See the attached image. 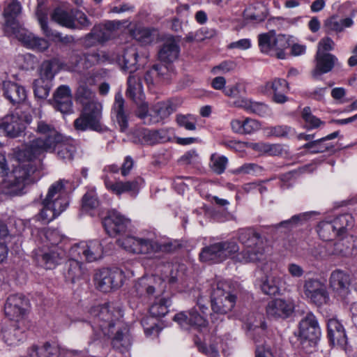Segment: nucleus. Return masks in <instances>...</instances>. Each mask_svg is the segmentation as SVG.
Returning <instances> with one entry per match:
<instances>
[{"label": "nucleus", "instance_id": "1", "mask_svg": "<svg viewBox=\"0 0 357 357\" xmlns=\"http://www.w3.org/2000/svg\"><path fill=\"white\" fill-rule=\"evenodd\" d=\"M238 238L244 246L238 252L239 246L234 240H228L211 244L202 249L199 254L203 261L221 262L228 258H234L241 263L257 262L262 259L264 254L265 240L254 229L243 228L238 232Z\"/></svg>", "mask_w": 357, "mask_h": 357}, {"label": "nucleus", "instance_id": "2", "mask_svg": "<svg viewBox=\"0 0 357 357\" xmlns=\"http://www.w3.org/2000/svg\"><path fill=\"white\" fill-rule=\"evenodd\" d=\"M96 82V75L91 72L82 76L78 82L75 98L82 105L83 111L74 121V126L77 130H106V127L100 123L102 104L98 101L96 93L91 89V86H94Z\"/></svg>", "mask_w": 357, "mask_h": 357}, {"label": "nucleus", "instance_id": "3", "mask_svg": "<svg viewBox=\"0 0 357 357\" xmlns=\"http://www.w3.org/2000/svg\"><path fill=\"white\" fill-rule=\"evenodd\" d=\"M90 314L94 319V324L105 335H114L112 339L114 348L121 350L128 346V329L121 320L123 314L119 306L114 304L98 305L91 308Z\"/></svg>", "mask_w": 357, "mask_h": 357}, {"label": "nucleus", "instance_id": "4", "mask_svg": "<svg viewBox=\"0 0 357 357\" xmlns=\"http://www.w3.org/2000/svg\"><path fill=\"white\" fill-rule=\"evenodd\" d=\"M25 152V149L17 153V163L8 178L2 183L4 193L14 195H20L24 193L26 186L33 183L36 178L33 176L36 167L33 159L37 155H31Z\"/></svg>", "mask_w": 357, "mask_h": 357}, {"label": "nucleus", "instance_id": "5", "mask_svg": "<svg viewBox=\"0 0 357 357\" xmlns=\"http://www.w3.org/2000/svg\"><path fill=\"white\" fill-rule=\"evenodd\" d=\"M64 186L63 181L59 180L49 187L42 202L43 208L38 215L39 220L44 223L53 220L66 209L68 200Z\"/></svg>", "mask_w": 357, "mask_h": 357}, {"label": "nucleus", "instance_id": "6", "mask_svg": "<svg viewBox=\"0 0 357 357\" xmlns=\"http://www.w3.org/2000/svg\"><path fill=\"white\" fill-rule=\"evenodd\" d=\"M36 132L40 137L34 138L25 146V152L31 155H38L44 152H52L56 149V144L62 140L61 135L54 127L43 120L37 121Z\"/></svg>", "mask_w": 357, "mask_h": 357}, {"label": "nucleus", "instance_id": "7", "mask_svg": "<svg viewBox=\"0 0 357 357\" xmlns=\"http://www.w3.org/2000/svg\"><path fill=\"white\" fill-rule=\"evenodd\" d=\"M165 268L169 269L170 273L169 275H164L163 278L155 275H146L139 278L134 286L137 295L147 298L162 296L166 288L165 280H168L169 283H174L181 276L178 265L168 264Z\"/></svg>", "mask_w": 357, "mask_h": 357}, {"label": "nucleus", "instance_id": "8", "mask_svg": "<svg viewBox=\"0 0 357 357\" xmlns=\"http://www.w3.org/2000/svg\"><path fill=\"white\" fill-rule=\"evenodd\" d=\"M30 109H20L5 116L0 120V136L4 135L10 138L20 137L26 129V124L32 121Z\"/></svg>", "mask_w": 357, "mask_h": 357}, {"label": "nucleus", "instance_id": "9", "mask_svg": "<svg viewBox=\"0 0 357 357\" xmlns=\"http://www.w3.org/2000/svg\"><path fill=\"white\" fill-rule=\"evenodd\" d=\"M304 298L310 303L321 307L330 303V295L326 285L317 278H307L303 284Z\"/></svg>", "mask_w": 357, "mask_h": 357}, {"label": "nucleus", "instance_id": "10", "mask_svg": "<svg viewBox=\"0 0 357 357\" xmlns=\"http://www.w3.org/2000/svg\"><path fill=\"white\" fill-rule=\"evenodd\" d=\"M69 253L71 257L93 262L103 257L104 250L100 241L92 240L74 245L70 249Z\"/></svg>", "mask_w": 357, "mask_h": 357}, {"label": "nucleus", "instance_id": "11", "mask_svg": "<svg viewBox=\"0 0 357 357\" xmlns=\"http://www.w3.org/2000/svg\"><path fill=\"white\" fill-rule=\"evenodd\" d=\"M225 284L218 282L211 294V307L214 312L227 314L236 303V296L224 289Z\"/></svg>", "mask_w": 357, "mask_h": 357}, {"label": "nucleus", "instance_id": "12", "mask_svg": "<svg viewBox=\"0 0 357 357\" xmlns=\"http://www.w3.org/2000/svg\"><path fill=\"white\" fill-rule=\"evenodd\" d=\"M350 284V275L347 272L335 269L331 273L329 287L338 299L346 303L349 301L351 294Z\"/></svg>", "mask_w": 357, "mask_h": 357}, {"label": "nucleus", "instance_id": "13", "mask_svg": "<svg viewBox=\"0 0 357 357\" xmlns=\"http://www.w3.org/2000/svg\"><path fill=\"white\" fill-rule=\"evenodd\" d=\"M123 279L124 275L121 270L107 268L97 272L94 278L97 287L104 292L120 287Z\"/></svg>", "mask_w": 357, "mask_h": 357}, {"label": "nucleus", "instance_id": "14", "mask_svg": "<svg viewBox=\"0 0 357 357\" xmlns=\"http://www.w3.org/2000/svg\"><path fill=\"white\" fill-rule=\"evenodd\" d=\"M320 328L316 317L312 313H308L299 323L298 337L301 341L315 342L320 335Z\"/></svg>", "mask_w": 357, "mask_h": 357}, {"label": "nucleus", "instance_id": "15", "mask_svg": "<svg viewBox=\"0 0 357 357\" xmlns=\"http://www.w3.org/2000/svg\"><path fill=\"white\" fill-rule=\"evenodd\" d=\"M328 255L339 257L357 256V237L349 236L343 238L333 245H329L326 249Z\"/></svg>", "mask_w": 357, "mask_h": 357}, {"label": "nucleus", "instance_id": "16", "mask_svg": "<svg viewBox=\"0 0 357 357\" xmlns=\"http://www.w3.org/2000/svg\"><path fill=\"white\" fill-rule=\"evenodd\" d=\"M27 305L28 301L23 295H10L4 305L5 314L10 319L19 321L24 314Z\"/></svg>", "mask_w": 357, "mask_h": 357}, {"label": "nucleus", "instance_id": "17", "mask_svg": "<svg viewBox=\"0 0 357 357\" xmlns=\"http://www.w3.org/2000/svg\"><path fill=\"white\" fill-rule=\"evenodd\" d=\"M6 33L14 34L24 45L31 49L44 51L49 46V43L46 40L35 36V35L22 28L20 24L17 25L16 29H10V31Z\"/></svg>", "mask_w": 357, "mask_h": 357}, {"label": "nucleus", "instance_id": "18", "mask_svg": "<svg viewBox=\"0 0 357 357\" xmlns=\"http://www.w3.org/2000/svg\"><path fill=\"white\" fill-rule=\"evenodd\" d=\"M143 183L144 180L140 177L126 182L121 181L112 182L109 180L105 181L106 188L112 193L119 196L123 193H129L132 197L137 195Z\"/></svg>", "mask_w": 357, "mask_h": 357}, {"label": "nucleus", "instance_id": "19", "mask_svg": "<svg viewBox=\"0 0 357 357\" xmlns=\"http://www.w3.org/2000/svg\"><path fill=\"white\" fill-rule=\"evenodd\" d=\"M130 225L129 219L116 210L109 212L103 220V225L109 236H115L126 231Z\"/></svg>", "mask_w": 357, "mask_h": 357}, {"label": "nucleus", "instance_id": "20", "mask_svg": "<svg viewBox=\"0 0 357 357\" xmlns=\"http://www.w3.org/2000/svg\"><path fill=\"white\" fill-rule=\"evenodd\" d=\"M289 90L288 82L280 78H275L261 86L263 93L273 92V100L278 104H283L288 100L286 94Z\"/></svg>", "mask_w": 357, "mask_h": 357}, {"label": "nucleus", "instance_id": "21", "mask_svg": "<svg viewBox=\"0 0 357 357\" xmlns=\"http://www.w3.org/2000/svg\"><path fill=\"white\" fill-rule=\"evenodd\" d=\"M52 105L63 114L73 112L71 89L68 85H61L56 89L54 93Z\"/></svg>", "mask_w": 357, "mask_h": 357}, {"label": "nucleus", "instance_id": "22", "mask_svg": "<svg viewBox=\"0 0 357 357\" xmlns=\"http://www.w3.org/2000/svg\"><path fill=\"white\" fill-rule=\"evenodd\" d=\"M111 118L121 132L128 127V113L125 108V101L120 93L115 95V99L111 111Z\"/></svg>", "mask_w": 357, "mask_h": 357}, {"label": "nucleus", "instance_id": "23", "mask_svg": "<svg viewBox=\"0 0 357 357\" xmlns=\"http://www.w3.org/2000/svg\"><path fill=\"white\" fill-rule=\"evenodd\" d=\"M294 310V303L291 300L275 299L266 306L267 315L273 318H287Z\"/></svg>", "mask_w": 357, "mask_h": 357}, {"label": "nucleus", "instance_id": "24", "mask_svg": "<svg viewBox=\"0 0 357 357\" xmlns=\"http://www.w3.org/2000/svg\"><path fill=\"white\" fill-rule=\"evenodd\" d=\"M174 320L176 321L182 328H188L192 327H205L206 320L204 315L199 314L197 310L192 309L188 312H180L174 317Z\"/></svg>", "mask_w": 357, "mask_h": 357}, {"label": "nucleus", "instance_id": "25", "mask_svg": "<svg viewBox=\"0 0 357 357\" xmlns=\"http://www.w3.org/2000/svg\"><path fill=\"white\" fill-rule=\"evenodd\" d=\"M3 88L5 97L12 104H21L26 100L27 93L24 86L11 81H5Z\"/></svg>", "mask_w": 357, "mask_h": 357}, {"label": "nucleus", "instance_id": "26", "mask_svg": "<svg viewBox=\"0 0 357 357\" xmlns=\"http://www.w3.org/2000/svg\"><path fill=\"white\" fill-rule=\"evenodd\" d=\"M119 26V22L109 21L104 24L95 26L88 36L94 38L98 42L102 43L112 38L114 33Z\"/></svg>", "mask_w": 357, "mask_h": 357}, {"label": "nucleus", "instance_id": "27", "mask_svg": "<svg viewBox=\"0 0 357 357\" xmlns=\"http://www.w3.org/2000/svg\"><path fill=\"white\" fill-rule=\"evenodd\" d=\"M232 131L240 135H250L261 129V123L256 119L245 118L232 119L230 122Z\"/></svg>", "mask_w": 357, "mask_h": 357}, {"label": "nucleus", "instance_id": "28", "mask_svg": "<svg viewBox=\"0 0 357 357\" xmlns=\"http://www.w3.org/2000/svg\"><path fill=\"white\" fill-rule=\"evenodd\" d=\"M21 11L22 6L17 1L12 0L8 3L3 11L6 32H10V29H16L17 25H19L16 18L21 13Z\"/></svg>", "mask_w": 357, "mask_h": 357}, {"label": "nucleus", "instance_id": "29", "mask_svg": "<svg viewBox=\"0 0 357 357\" xmlns=\"http://www.w3.org/2000/svg\"><path fill=\"white\" fill-rule=\"evenodd\" d=\"M328 336L333 344H345L347 335L342 325L336 319H331L327 323Z\"/></svg>", "mask_w": 357, "mask_h": 357}, {"label": "nucleus", "instance_id": "30", "mask_svg": "<svg viewBox=\"0 0 357 357\" xmlns=\"http://www.w3.org/2000/svg\"><path fill=\"white\" fill-rule=\"evenodd\" d=\"M337 58L328 53H321L317 51V65L315 69L312 71L314 77H317L323 73H328L333 68Z\"/></svg>", "mask_w": 357, "mask_h": 357}, {"label": "nucleus", "instance_id": "31", "mask_svg": "<svg viewBox=\"0 0 357 357\" xmlns=\"http://www.w3.org/2000/svg\"><path fill=\"white\" fill-rule=\"evenodd\" d=\"M126 93L134 102H141L144 98L141 76L138 73H132L129 75Z\"/></svg>", "mask_w": 357, "mask_h": 357}, {"label": "nucleus", "instance_id": "32", "mask_svg": "<svg viewBox=\"0 0 357 357\" xmlns=\"http://www.w3.org/2000/svg\"><path fill=\"white\" fill-rule=\"evenodd\" d=\"M179 47L177 42L173 38H167L158 52L159 59L167 63L176 61L178 56Z\"/></svg>", "mask_w": 357, "mask_h": 357}, {"label": "nucleus", "instance_id": "33", "mask_svg": "<svg viewBox=\"0 0 357 357\" xmlns=\"http://www.w3.org/2000/svg\"><path fill=\"white\" fill-rule=\"evenodd\" d=\"M65 256V251L61 247H52L48 251L41 255V263L47 269L54 268Z\"/></svg>", "mask_w": 357, "mask_h": 357}, {"label": "nucleus", "instance_id": "34", "mask_svg": "<svg viewBox=\"0 0 357 357\" xmlns=\"http://www.w3.org/2000/svg\"><path fill=\"white\" fill-rule=\"evenodd\" d=\"M2 335L5 343L9 346L17 345L25 337L24 331L15 324L3 328Z\"/></svg>", "mask_w": 357, "mask_h": 357}, {"label": "nucleus", "instance_id": "35", "mask_svg": "<svg viewBox=\"0 0 357 357\" xmlns=\"http://www.w3.org/2000/svg\"><path fill=\"white\" fill-rule=\"evenodd\" d=\"M175 110L170 101L160 102L153 106L150 111L151 122L155 123L167 118Z\"/></svg>", "mask_w": 357, "mask_h": 357}, {"label": "nucleus", "instance_id": "36", "mask_svg": "<svg viewBox=\"0 0 357 357\" xmlns=\"http://www.w3.org/2000/svg\"><path fill=\"white\" fill-rule=\"evenodd\" d=\"M59 354V348L56 345L46 342L41 346H32L28 351V357H57Z\"/></svg>", "mask_w": 357, "mask_h": 357}, {"label": "nucleus", "instance_id": "37", "mask_svg": "<svg viewBox=\"0 0 357 357\" xmlns=\"http://www.w3.org/2000/svg\"><path fill=\"white\" fill-rule=\"evenodd\" d=\"M281 278L276 272H272L266 276L261 288L263 292L268 295H276L280 291Z\"/></svg>", "mask_w": 357, "mask_h": 357}, {"label": "nucleus", "instance_id": "38", "mask_svg": "<svg viewBox=\"0 0 357 357\" xmlns=\"http://www.w3.org/2000/svg\"><path fill=\"white\" fill-rule=\"evenodd\" d=\"M354 21L351 17L338 19L336 16H332L325 21L324 26L327 31L342 32L345 28L351 27Z\"/></svg>", "mask_w": 357, "mask_h": 357}, {"label": "nucleus", "instance_id": "39", "mask_svg": "<svg viewBox=\"0 0 357 357\" xmlns=\"http://www.w3.org/2000/svg\"><path fill=\"white\" fill-rule=\"evenodd\" d=\"M56 148L57 149V155L61 159L65 161H70L73 159L76 152L73 141L64 139L62 136V140L56 144Z\"/></svg>", "mask_w": 357, "mask_h": 357}, {"label": "nucleus", "instance_id": "40", "mask_svg": "<svg viewBox=\"0 0 357 357\" xmlns=\"http://www.w3.org/2000/svg\"><path fill=\"white\" fill-rule=\"evenodd\" d=\"M78 259L77 258L71 257L66 264L67 272L66 276L72 282L79 280L84 274V269Z\"/></svg>", "mask_w": 357, "mask_h": 357}, {"label": "nucleus", "instance_id": "41", "mask_svg": "<svg viewBox=\"0 0 357 357\" xmlns=\"http://www.w3.org/2000/svg\"><path fill=\"white\" fill-rule=\"evenodd\" d=\"M155 301L149 308L150 314L154 317H164L169 311L170 301L162 296H154Z\"/></svg>", "mask_w": 357, "mask_h": 357}, {"label": "nucleus", "instance_id": "42", "mask_svg": "<svg viewBox=\"0 0 357 357\" xmlns=\"http://www.w3.org/2000/svg\"><path fill=\"white\" fill-rule=\"evenodd\" d=\"M138 54L134 47H128L123 54L122 60V68L124 70H128L130 74L136 70Z\"/></svg>", "mask_w": 357, "mask_h": 357}, {"label": "nucleus", "instance_id": "43", "mask_svg": "<svg viewBox=\"0 0 357 357\" xmlns=\"http://www.w3.org/2000/svg\"><path fill=\"white\" fill-rule=\"evenodd\" d=\"M274 41L273 52L275 53L278 58L284 59L285 54L284 51L291 45L290 37L284 34L276 35L274 31Z\"/></svg>", "mask_w": 357, "mask_h": 357}, {"label": "nucleus", "instance_id": "44", "mask_svg": "<svg viewBox=\"0 0 357 357\" xmlns=\"http://www.w3.org/2000/svg\"><path fill=\"white\" fill-rule=\"evenodd\" d=\"M138 254L153 257L159 253V241L154 238H141Z\"/></svg>", "mask_w": 357, "mask_h": 357}, {"label": "nucleus", "instance_id": "45", "mask_svg": "<svg viewBox=\"0 0 357 357\" xmlns=\"http://www.w3.org/2000/svg\"><path fill=\"white\" fill-rule=\"evenodd\" d=\"M331 222L339 236L344 234L349 228L354 225V218L351 215L348 213L340 215Z\"/></svg>", "mask_w": 357, "mask_h": 357}, {"label": "nucleus", "instance_id": "46", "mask_svg": "<svg viewBox=\"0 0 357 357\" xmlns=\"http://www.w3.org/2000/svg\"><path fill=\"white\" fill-rule=\"evenodd\" d=\"M52 20L58 24L68 27L75 28L73 16L62 8H56L52 14Z\"/></svg>", "mask_w": 357, "mask_h": 357}, {"label": "nucleus", "instance_id": "47", "mask_svg": "<svg viewBox=\"0 0 357 357\" xmlns=\"http://www.w3.org/2000/svg\"><path fill=\"white\" fill-rule=\"evenodd\" d=\"M331 221H322L317 227V233L323 241H331L339 236Z\"/></svg>", "mask_w": 357, "mask_h": 357}, {"label": "nucleus", "instance_id": "48", "mask_svg": "<svg viewBox=\"0 0 357 357\" xmlns=\"http://www.w3.org/2000/svg\"><path fill=\"white\" fill-rule=\"evenodd\" d=\"M168 67L165 65H155L144 75V80L148 85L153 84L154 78L158 76L164 79H168Z\"/></svg>", "mask_w": 357, "mask_h": 357}, {"label": "nucleus", "instance_id": "49", "mask_svg": "<svg viewBox=\"0 0 357 357\" xmlns=\"http://www.w3.org/2000/svg\"><path fill=\"white\" fill-rule=\"evenodd\" d=\"M52 83L45 80L44 77H39L33 82V92L36 97L40 99H45L50 93Z\"/></svg>", "mask_w": 357, "mask_h": 357}, {"label": "nucleus", "instance_id": "50", "mask_svg": "<svg viewBox=\"0 0 357 357\" xmlns=\"http://www.w3.org/2000/svg\"><path fill=\"white\" fill-rule=\"evenodd\" d=\"M197 116L191 114H178L176 116L178 125L190 131H194L197 129Z\"/></svg>", "mask_w": 357, "mask_h": 357}, {"label": "nucleus", "instance_id": "51", "mask_svg": "<svg viewBox=\"0 0 357 357\" xmlns=\"http://www.w3.org/2000/svg\"><path fill=\"white\" fill-rule=\"evenodd\" d=\"M141 238H136L131 236L120 238L117 240L118 244L126 251L138 254L139 251V243Z\"/></svg>", "mask_w": 357, "mask_h": 357}, {"label": "nucleus", "instance_id": "52", "mask_svg": "<svg viewBox=\"0 0 357 357\" xmlns=\"http://www.w3.org/2000/svg\"><path fill=\"white\" fill-rule=\"evenodd\" d=\"M260 8L264 9V6L258 3L249 6L244 10V17L248 20L257 22L263 21L266 17V15L264 10H261Z\"/></svg>", "mask_w": 357, "mask_h": 357}, {"label": "nucleus", "instance_id": "53", "mask_svg": "<svg viewBox=\"0 0 357 357\" xmlns=\"http://www.w3.org/2000/svg\"><path fill=\"white\" fill-rule=\"evenodd\" d=\"M274 31H271L266 33L259 36V46L261 51L264 53H271L273 52Z\"/></svg>", "mask_w": 357, "mask_h": 357}, {"label": "nucleus", "instance_id": "54", "mask_svg": "<svg viewBox=\"0 0 357 357\" xmlns=\"http://www.w3.org/2000/svg\"><path fill=\"white\" fill-rule=\"evenodd\" d=\"M302 118L305 122L306 127L308 129L317 128L324 124V122L312 114L311 109L305 107L302 111Z\"/></svg>", "mask_w": 357, "mask_h": 357}, {"label": "nucleus", "instance_id": "55", "mask_svg": "<svg viewBox=\"0 0 357 357\" xmlns=\"http://www.w3.org/2000/svg\"><path fill=\"white\" fill-rule=\"evenodd\" d=\"M139 133L142 136V142L143 143L155 144L163 141L160 132L158 130L142 129L139 131Z\"/></svg>", "mask_w": 357, "mask_h": 357}, {"label": "nucleus", "instance_id": "56", "mask_svg": "<svg viewBox=\"0 0 357 357\" xmlns=\"http://www.w3.org/2000/svg\"><path fill=\"white\" fill-rule=\"evenodd\" d=\"M99 206L97 194L93 190H89L82 198V208L85 211L96 208Z\"/></svg>", "mask_w": 357, "mask_h": 357}, {"label": "nucleus", "instance_id": "57", "mask_svg": "<svg viewBox=\"0 0 357 357\" xmlns=\"http://www.w3.org/2000/svg\"><path fill=\"white\" fill-rule=\"evenodd\" d=\"M133 37L142 44L150 43L153 37L150 29L144 27L136 28L132 31Z\"/></svg>", "mask_w": 357, "mask_h": 357}, {"label": "nucleus", "instance_id": "58", "mask_svg": "<svg viewBox=\"0 0 357 357\" xmlns=\"http://www.w3.org/2000/svg\"><path fill=\"white\" fill-rule=\"evenodd\" d=\"M141 324L144 328L146 335L148 337L151 335H158L160 331V328L157 326V324L153 318H144L142 320Z\"/></svg>", "mask_w": 357, "mask_h": 357}, {"label": "nucleus", "instance_id": "59", "mask_svg": "<svg viewBox=\"0 0 357 357\" xmlns=\"http://www.w3.org/2000/svg\"><path fill=\"white\" fill-rule=\"evenodd\" d=\"M211 168L217 174H222L227 164V159L225 156H219L215 154L211 155Z\"/></svg>", "mask_w": 357, "mask_h": 357}, {"label": "nucleus", "instance_id": "60", "mask_svg": "<svg viewBox=\"0 0 357 357\" xmlns=\"http://www.w3.org/2000/svg\"><path fill=\"white\" fill-rule=\"evenodd\" d=\"M248 112L256 114L261 116H266L270 114L271 109L268 105L262 102L251 101Z\"/></svg>", "mask_w": 357, "mask_h": 357}, {"label": "nucleus", "instance_id": "61", "mask_svg": "<svg viewBox=\"0 0 357 357\" xmlns=\"http://www.w3.org/2000/svg\"><path fill=\"white\" fill-rule=\"evenodd\" d=\"M309 216L310 213H308L295 215L292 216L291 219L281 222L280 224L278 225V227L284 226L290 228L306 220Z\"/></svg>", "mask_w": 357, "mask_h": 357}, {"label": "nucleus", "instance_id": "62", "mask_svg": "<svg viewBox=\"0 0 357 357\" xmlns=\"http://www.w3.org/2000/svg\"><path fill=\"white\" fill-rule=\"evenodd\" d=\"M271 134L279 137H289L294 135V130L287 126H278L271 128Z\"/></svg>", "mask_w": 357, "mask_h": 357}, {"label": "nucleus", "instance_id": "63", "mask_svg": "<svg viewBox=\"0 0 357 357\" xmlns=\"http://www.w3.org/2000/svg\"><path fill=\"white\" fill-rule=\"evenodd\" d=\"M181 247V243L177 240H168L159 242V253L174 252Z\"/></svg>", "mask_w": 357, "mask_h": 357}, {"label": "nucleus", "instance_id": "64", "mask_svg": "<svg viewBox=\"0 0 357 357\" xmlns=\"http://www.w3.org/2000/svg\"><path fill=\"white\" fill-rule=\"evenodd\" d=\"M324 142V139L321 138L305 144L304 147L310 149L312 153H324L328 149L327 146L323 144Z\"/></svg>", "mask_w": 357, "mask_h": 357}]
</instances>
